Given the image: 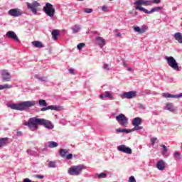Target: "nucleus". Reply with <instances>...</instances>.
I'll return each instance as SVG.
<instances>
[{
	"instance_id": "nucleus-42",
	"label": "nucleus",
	"mask_w": 182,
	"mask_h": 182,
	"mask_svg": "<svg viewBox=\"0 0 182 182\" xmlns=\"http://www.w3.org/2000/svg\"><path fill=\"white\" fill-rule=\"evenodd\" d=\"M156 141H157V138L156 137H154L151 139V143L152 146H154V144H156Z\"/></svg>"
},
{
	"instance_id": "nucleus-31",
	"label": "nucleus",
	"mask_w": 182,
	"mask_h": 182,
	"mask_svg": "<svg viewBox=\"0 0 182 182\" xmlns=\"http://www.w3.org/2000/svg\"><path fill=\"white\" fill-rule=\"evenodd\" d=\"M34 77L36 79H38V80H41V82H46L47 77H41L39 75H35Z\"/></svg>"
},
{
	"instance_id": "nucleus-26",
	"label": "nucleus",
	"mask_w": 182,
	"mask_h": 182,
	"mask_svg": "<svg viewBox=\"0 0 182 182\" xmlns=\"http://www.w3.org/2000/svg\"><path fill=\"white\" fill-rule=\"evenodd\" d=\"M161 147H162V149H163L162 155L165 157L166 156L168 157V154H167V151H168L167 146H166V145H164V144H162V145H161Z\"/></svg>"
},
{
	"instance_id": "nucleus-7",
	"label": "nucleus",
	"mask_w": 182,
	"mask_h": 182,
	"mask_svg": "<svg viewBox=\"0 0 182 182\" xmlns=\"http://www.w3.org/2000/svg\"><path fill=\"white\" fill-rule=\"evenodd\" d=\"M43 11L48 16H50V18L55 16V8L50 3L46 4V6L43 7Z\"/></svg>"
},
{
	"instance_id": "nucleus-30",
	"label": "nucleus",
	"mask_w": 182,
	"mask_h": 182,
	"mask_svg": "<svg viewBox=\"0 0 182 182\" xmlns=\"http://www.w3.org/2000/svg\"><path fill=\"white\" fill-rule=\"evenodd\" d=\"M51 35L53 39L56 41V39H58V36H59V31L58 30H53L51 33Z\"/></svg>"
},
{
	"instance_id": "nucleus-53",
	"label": "nucleus",
	"mask_w": 182,
	"mask_h": 182,
	"mask_svg": "<svg viewBox=\"0 0 182 182\" xmlns=\"http://www.w3.org/2000/svg\"><path fill=\"white\" fill-rule=\"evenodd\" d=\"M69 72H70V73H72V75H73V73H75V70H73V68H70L69 70Z\"/></svg>"
},
{
	"instance_id": "nucleus-40",
	"label": "nucleus",
	"mask_w": 182,
	"mask_h": 182,
	"mask_svg": "<svg viewBox=\"0 0 182 182\" xmlns=\"http://www.w3.org/2000/svg\"><path fill=\"white\" fill-rule=\"evenodd\" d=\"M84 12H85V14H92V12H93V9H89V8H86L84 10Z\"/></svg>"
},
{
	"instance_id": "nucleus-15",
	"label": "nucleus",
	"mask_w": 182,
	"mask_h": 182,
	"mask_svg": "<svg viewBox=\"0 0 182 182\" xmlns=\"http://www.w3.org/2000/svg\"><path fill=\"white\" fill-rule=\"evenodd\" d=\"M6 36H8V38H10V39H13L14 42L19 43V38H18V36H16V33H15V32L14 31H8L6 33Z\"/></svg>"
},
{
	"instance_id": "nucleus-46",
	"label": "nucleus",
	"mask_w": 182,
	"mask_h": 182,
	"mask_svg": "<svg viewBox=\"0 0 182 182\" xmlns=\"http://www.w3.org/2000/svg\"><path fill=\"white\" fill-rule=\"evenodd\" d=\"M143 129V127H140V126H134V130H141Z\"/></svg>"
},
{
	"instance_id": "nucleus-21",
	"label": "nucleus",
	"mask_w": 182,
	"mask_h": 182,
	"mask_svg": "<svg viewBox=\"0 0 182 182\" xmlns=\"http://www.w3.org/2000/svg\"><path fill=\"white\" fill-rule=\"evenodd\" d=\"M46 147H49L50 149H55V147H58L59 146V144L57 142H55L53 141H50L47 142L46 144Z\"/></svg>"
},
{
	"instance_id": "nucleus-2",
	"label": "nucleus",
	"mask_w": 182,
	"mask_h": 182,
	"mask_svg": "<svg viewBox=\"0 0 182 182\" xmlns=\"http://www.w3.org/2000/svg\"><path fill=\"white\" fill-rule=\"evenodd\" d=\"M36 105L35 101H24L21 103H12L7 105V107H10L12 110H20V112H23V110H28L30 107H32Z\"/></svg>"
},
{
	"instance_id": "nucleus-34",
	"label": "nucleus",
	"mask_w": 182,
	"mask_h": 182,
	"mask_svg": "<svg viewBox=\"0 0 182 182\" xmlns=\"http://www.w3.org/2000/svg\"><path fill=\"white\" fill-rule=\"evenodd\" d=\"M8 141V138H1L0 139V147L1 146H4V144H6V142Z\"/></svg>"
},
{
	"instance_id": "nucleus-6",
	"label": "nucleus",
	"mask_w": 182,
	"mask_h": 182,
	"mask_svg": "<svg viewBox=\"0 0 182 182\" xmlns=\"http://www.w3.org/2000/svg\"><path fill=\"white\" fill-rule=\"evenodd\" d=\"M116 120L122 127H127L129 124V119L124 114H119L116 117Z\"/></svg>"
},
{
	"instance_id": "nucleus-45",
	"label": "nucleus",
	"mask_w": 182,
	"mask_h": 182,
	"mask_svg": "<svg viewBox=\"0 0 182 182\" xmlns=\"http://www.w3.org/2000/svg\"><path fill=\"white\" fill-rule=\"evenodd\" d=\"M129 182H136V178H134V176H130Z\"/></svg>"
},
{
	"instance_id": "nucleus-48",
	"label": "nucleus",
	"mask_w": 182,
	"mask_h": 182,
	"mask_svg": "<svg viewBox=\"0 0 182 182\" xmlns=\"http://www.w3.org/2000/svg\"><path fill=\"white\" fill-rule=\"evenodd\" d=\"M35 177L36 178L42 179V178H43L44 176H43V175H36Z\"/></svg>"
},
{
	"instance_id": "nucleus-50",
	"label": "nucleus",
	"mask_w": 182,
	"mask_h": 182,
	"mask_svg": "<svg viewBox=\"0 0 182 182\" xmlns=\"http://www.w3.org/2000/svg\"><path fill=\"white\" fill-rule=\"evenodd\" d=\"M115 36H116L117 38H122V33H117L115 34Z\"/></svg>"
},
{
	"instance_id": "nucleus-36",
	"label": "nucleus",
	"mask_w": 182,
	"mask_h": 182,
	"mask_svg": "<svg viewBox=\"0 0 182 182\" xmlns=\"http://www.w3.org/2000/svg\"><path fill=\"white\" fill-rule=\"evenodd\" d=\"M106 177H107V174L105 173H101L97 175L98 178H106Z\"/></svg>"
},
{
	"instance_id": "nucleus-3",
	"label": "nucleus",
	"mask_w": 182,
	"mask_h": 182,
	"mask_svg": "<svg viewBox=\"0 0 182 182\" xmlns=\"http://www.w3.org/2000/svg\"><path fill=\"white\" fill-rule=\"evenodd\" d=\"M134 5H135V9L136 11H140L141 12H144V14H146L147 9L144 7H141V5H144V6H151V1H149V0H137L134 3Z\"/></svg>"
},
{
	"instance_id": "nucleus-39",
	"label": "nucleus",
	"mask_w": 182,
	"mask_h": 182,
	"mask_svg": "<svg viewBox=\"0 0 182 182\" xmlns=\"http://www.w3.org/2000/svg\"><path fill=\"white\" fill-rule=\"evenodd\" d=\"M103 69H105V70H110V65L105 63L103 65Z\"/></svg>"
},
{
	"instance_id": "nucleus-19",
	"label": "nucleus",
	"mask_w": 182,
	"mask_h": 182,
	"mask_svg": "<svg viewBox=\"0 0 182 182\" xmlns=\"http://www.w3.org/2000/svg\"><path fill=\"white\" fill-rule=\"evenodd\" d=\"M96 41L97 45H99V46H100V48H103V46H105L106 45V41L102 38V37H97L96 38Z\"/></svg>"
},
{
	"instance_id": "nucleus-23",
	"label": "nucleus",
	"mask_w": 182,
	"mask_h": 182,
	"mask_svg": "<svg viewBox=\"0 0 182 182\" xmlns=\"http://www.w3.org/2000/svg\"><path fill=\"white\" fill-rule=\"evenodd\" d=\"M133 126H140L141 124V118L136 117L132 121Z\"/></svg>"
},
{
	"instance_id": "nucleus-4",
	"label": "nucleus",
	"mask_w": 182,
	"mask_h": 182,
	"mask_svg": "<svg viewBox=\"0 0 182 182\" xmlns=\"http://www.w3.org/2000/svg\"><path fill=\"white\" fill-rule=\"evenodd\" d=\"M83 170H85L83 165L72 166L68 169V173L70 176H80Z\"/></svg>"
},
{
	"instance_id": "nucleus-25",
	"label": "nucleus",
	"mask_w": 182,
	"mask_h": 182,
	"mask_svg": "<svg viewBox=\"0 0 182 182\" xmlns=\"http://www.w3.org/2000/svg\"><path fill=\"white\" fill-rule=\"evenodd\" d=\"M32 45H33V46H35V48H43L44 47L42 42L38 41H33Z\"/></svg>"
},
{
	"instance_id": "nucleus-5",
	"label": "nucleus",
	"mask_w": 182,
	"mask_h": 182,
	"mask_svg": "<svg viewBox=\"0 0 182 182\" xmlns=\"http://www.w3.org/2000/svg\"><path fill=\"white\" fill-rule=\"evenodd\" d=\"M164 59H166L170 68H172L174 70H179L178 63L173 56H165Z\"/></svg>"
},
{
	"instance_id": "nucleus-14",
	"label": "nucleus",
	"mask_w": 182,
	"mask_h": 182,
	"mask_svg": "<svg viewBox=\"0 0 182 182\" xmlns=\"http://www.w3.org/2000/svg\"><path fill=\"white\" fill-rule=\"evenodd\" d=\"M166 166H167V164L163 159L158 161V162L156 163V168H158V170H160V171L166 170Z\"/></svg>"
},
{
	"instance_id": "nucleus-56",
	"label": "nucleus",
	"mask_w": 182,
	"mask_h": 182,
	"mask_svg": "<svg viewBox=\"0 0 182 182\" xmlns=\"http://www.w3.org/2000/svg\"><path fill=\"white\" fill-rule=\"evenodd\" d=\"M149 92H150L149 90H144V93H149Z\"/></svg>"
},
{
	"instance_id": "nucleus-28",
	"label": "nucleus",
	"mask_w": 182,
	"mask_h": 182,
	"mask_svg": "<svg viewBox=\"0 0 182 182\" xmlns=\"http://www.w3.org/2000/svg\"><path fill=\"white\" fill-rule=\"evenodd\" d=\"M162 96L164 97H165L166 99H168V98H172V99H176V95H171L170 93H163Z\"/></svg>"
},
{
	"instance_id": "nucleus-12",
	"label": "nucleus",
	"mask_w": 182,
	"mask_h": 182,
	"mask_svg": "<svg viewBox=\"0 0 182 182\" xmlns=\"http://www.w3.org/2000/svg\"><path fill=\"white\" fill-rule=\"evenodd\" d=\"M23 14V12L19 9H12L9 11V15L10 16H14V18H18Z\"/></svg>"
},
{
	"instance_id": "nucleus-33",
	"label": "nucleus",
	"mask_w": 182,
	"mask_h": 182,
	"mask_svg": "<svg viewBox=\"0 0 182 182\" xmlns=\"http://www.w3.org/2000/svg\"><path fill=\"white\" fill-rule=\"evenodd\" d=\"M173 157L175 160H181V154H180L178 151H176L173 154Z\"/></svg>"
},
{
	"instance_id": "nucleus-47",
	"label": "nucleus",
	"mask_w": 182,
	"mask_h": 182,
	"mask_svg": "<svg viewBox=\"0 0 182 182\" xmlns=\"http://www.w3.org/2000/svg\"><path fill=\"white\" fill-rule=\"evenodd\" d=\"M102 11H103V12H107V6H102Z\"/></svg>"
},
{
	"instance_id": "nucleus-38",
	"label": "nucleus",
	"mask_w": 182,
	"mask_h": 182,
	"mask_svg": "<svg viewBox=\"0 0 182 182\" xmlns=\"http://www.w3.org/2000/svg\"><path fill=\"white\" fill-rule=\"evenodd\" d=\"M39 105L40 106H46V101L45 100H40L39 102Z\"/></svg>"
},
{
	"instance_id": "nucleus-27",
	"label": "nucleus",
	"mask_w": 182,
	"mask_h": 182,
	"mask_svg": "<svg viewBox=\"0 0 182 182\" xmlns=\"http://www.w3.org/2000/svg\"><path fill=\"white\" fill-rule=\"evenodd\" d=\"M115 132L117 133H125L126 134H128V133H130V132H132V131L129 130V129H122L120 128H118V129H115Z\"/></svg>"
},
{
	"instance_id": "nucleus-8",
	"label": "nucleus",
	"mask_w": 182,
	"mask_h": 182,
	"mask_svg": "<svg viewBox=\"0 0 182 182\" xmlns=\"http://www.w3.org/2000/svg\"><path fill=\"white\" fill-rule=\"evenodd\" d=\"M27 8L28 9H30L31 12L34 14L36 15L38 14V7L41 6V4L38 1H33V4L31 3H26Z\"/></svg>"
},
{
	"instance_id": "nucleus-41",
	"label": "nucleus",
	"mask_w": 182,
	"mask_h": 182,
	"mask_svg": "<svg viewBox=\"0 0 182 182\" xmlns=\"http://www.w3.org/2000/svg\"><path fill=\"white\" fill-rule=\"evenodd\" d=\"M149 1L151 2L152 4H160L161 2V0H149Z\"/></svg>"
},
{
	"instance_id": "nucleus-51",
	"label": "nucleus",
	"mask_w": 182,
	"mask_h": 182,
	"mask_svg": "<svg viewBox=\"0 0 182 182\" xmlns=\"http://www.w3.org/2000/svg\"><path fill=\"white\" fill-rule=\"evenodd\" d=\"M16 136H22V132L18 131L17 133H16Z\"/></svg>"
},
{
	"instance_id": "nucleus-11",
	"label": "nucleus",
	"mask_w": 182,
	"mask_h": 182,
	"mask_svg": "<svg viewBox=\"0 0 182 182\" xmlns=\"http://www.w3.org/2000/svg\"><path fill=\"white\" fill-rule=\"evenodd\" d=\"M137 96V92L136 91H129L125 92L122 95L121 97L122 99H134Z\"/></svg>"
},
{
	"instance_id": "nucleus-13",
	"label": "nucleus",
	"mask_w": 182,
	"mask_h": 182,
	"mask_svg": "<svg viewBox=\"0 0 182 182\" xmlns=\"http://www.w3.org/2000/svg\"><path fill=\"white\" fill-rule=\"evenodd\" d=\"M118 151H121V153H126L127 154H132V149L129 146H126V145H120L117 146Z\"/></svg>"
},
{
	"instance_id": "nucleus-52",
	"label": "nucleus",
	"mask_w": 182,
	"mask_h": 182,
	"mask_svg": "<svg viewBox=\"0 0 182 182\" xmlns=\"http://www.w3.org/2000/svg\"><path fill=\"white\" fill-rule=\"evenodd\" d=\"M31 179H29L28 178H24L23 181V182H31Z\"/></svg>"
},
{
	"instance_id": "nucleus-1",
	"label": "nucleus",
	"mask_w": 182,
	"mask_h": 182,
	"mask_svg": "<svg viewBox=\"0 0 182 182\" xmlns=\"http://www.w3.org/2000/svg\"><path fill=\"white\" fill-rule=\"evenodd\" d=\"M24 124L25 126H28L32 132L38 130V126H43L46 129H48L50 130H52V129L55 127L50 121L36 117L30 118L28 122H26Z\"/></svg>"
},
{
	"instance_id": "nucleus-29",
	"label": "nucleus",
	"mask_w": 182,
	"mask_h": 182,
	"mask_svg": "<svg viewBox=\"0 0 182 182\" xmlns=\"http://www.w3.org/2000/svg\"><path fill=\"white\" fill-rule=\"evenodd\" d=\"M50 110H55V112H60V110H62V107L59 106L50 105Z\"/></svg>"
},
{
	"instance_id": "nucleus-10",
	"label": "nucleus",
	"mask_w": 182,
	"mask_h": 182,
	"mask_svg": "<svg viewBox=\"0 0 182 182\" xmlns=\"http://www.w3.org/2000/svg\"><path fill=\"white\" fill-rule=\"evenodd\" d=\"M3 82H11V73L7 70L0 71Z\"/></svg>"
},
{
	"instance_id": "nucleus-18",
	"label": "nucleus",
	"mask_w": 182,
	"mask_h": 182,
	"mask_svg": "<svg viewBox=\"0 0 182 182\" xmlns=\"http://www.w3.org/2000/svg\"><path fill=\"white\" fill-rule=\"evenodd\" d=\"M134 32H138V33H145V32L147 31V26H142L141 28L139 26L134 27Z\"/></svg>"
},
{
	"instance_id": "nucleus-37",
	"label": "nucleus",
	"mask_w": 182,
	"mask_h": 182,
	"mask_svg": "<svg viewBox=\"0 0 182 182\" xmlns=\"http://www.w3.org/2000/svg\"><path fill=\"white\" fill-rule=\"evenodd\" d=\"M77 48L78 49V50H82V49H83V48H85V43H80L77 46Z\"/></svg>"
},
{
	"instance_id": "nucleus-54",
	"label": "nucleus",
	"mask_w": 182,
	"mask_h": 182,
	"mask_svg": "<svg viewBox=\"0 0 182 182\" xmlns=\"http://www.w3.org/2000/svg\"><path fill=\"white\" fill-rule=\"evenodd\" d=\"M123 65H124L125 68H127V63H126V62H124V63H123Z\"/></svg>"
},
{
	"instance_id": "nucleus-49",
	"label": "nucleus",
	"mask_w": 182,
	"mask_h": 182,
	"mask_svg": "<svg viewBox=\"0 0 182 182\" xmlns=\"http://www.w3.org/2000/svg\"><path fill=\"white\" fill-rule=\"evenodd\" d=\"M175 96H176V99H178L180 97H182V93H180L178 95H176Z\"/></svg>"
},
{
	"instance_id": "nucleus-57",
	"label": "nucleus",
	"mask_w": 182,
	"mask_h": 182,
	"mask_svg": "<svg viewBox=\"0 0 182 182\" xmlns=\"http://www.w3.org/2000/svg\"><path fill=\"white\" fill-rule=\"evenodd\" d=\"M109 1H113V0H109Z\"/></svg>"
},
{
	"instance_id": "nucleus-55",
	"label": "nucleus",
	"mask_w": 182,
	"mask_h": 182,
	"mask_svg": "<svg viewBox=\"0 0 182 182\" xmlns=\"http://www.w3.org/2000/svg\"><path fill=\"white\" fill-rule=\"evenodd\" d=\"M127 70H128L129 72H132V68H127Z\"/></svg>"
},
{
	"instance_id": "nucleus-16",
	"label": "nucleus",
	"mask_w": 182,
	"mask_h": 182,
	"mask_svg": "<svg viewBox=\"0 0 182 182\" xmlns=\"http://www.w3.org/2000/svg\"><path fill=\"white\" fill-rule=\"evenodd\" d=\"M165 109L171 113H177V107H174L173 103H166Z\"/></svg>"
},
{
	"instance_id": "nucleus-43",
	"label": "nucleus",
	"mask_w": 182,
	"mask_h": 182,
	"mask_svg": "<svg viewBox=\"0 0 182 182\" xmlns=\"http://www.w3.org/2000/svg\"><path fill=\"white\" fill-rule=\"evenodd\" d=\"M27 153L28 154H30V156H35V154H36L35 151L31 149L27 150Z\"/></svg>"
},
{
	"instance_id": "nucleus-20",
	"label": "nucleus",
	"mask_w": 182,
	"mask_h": 182,
	"mask_svg": "<svg viewBox=\"0 0 182 182\" xmlns=\"http://www.w3.org/2000/svg\"><path fill=\"white\" fill-rule=\"evenodd\" d=\"M161 9H163V7L161 6L154 7L151 9V11L146 10L145 14L150 15V14H153V12H159V11H161Z\"/></svg>"
},
{
	"instance_id": "nucleus-9",
	"label": "nucleus",
	"mask_w": 182,
	"mask_h": 182,
	"mask_svg": "<svg viewBox=\"0 0 182 182\" xmlns=\"http://www.w3.org/2000/svg\"><path fill=\"white\" fill-rule=\"evenodd\" d=\"M59 154L62 159H66V160H72V159H73V154H69V151L68 149H60Z\"/></svg>"
},
{
	"instance_id": "nucleus-24",
	"label": "nucleus",
	"mask_w": 182,
	"mask_h": 182,
	"mask_svg": "<svg viewBox=\"0 0 182 182\" xmlns=\"http://www.w3.org/2000/svg\"><path fill=\"white\" fill-rule=\"evenodd\" d=\"M80 25L76 24L75 26H73V27H71V29L73 31V33H77L79 32H80Z\"/></svg>"
},
{
	"instance_id": "nucleus-17",
	"label": "nucleus",
	"mask_w": 182,
	"mask_h": 182,
	"mask_svg": "<svg viewBox=\"0 0 182 182\" xmlns=\"http://www.w3.org/2000/svg\"><path fill=\"white\" fill-rule=\"evenodd\" d=\"M106 97L110 99V100H113L114 99L113 95H112L109 91H105L104 93L100 95V99H102V100H104Z\"/></svg>"
},
{
	"instance_id": "nucleus-35",
	"label": "nucleus",
	"mask_w": 182,
	"mask_h": 182,
	"mask_svg": "<svg viewBox=\"0 0 182 182\" xmlns=\"http://www.w3.org/2000/svg\"><path fill=\"white\" fill-rule=\"evenodd\" d=\"M48 167L50 168H56V161H50L48 163Z\"/></svg>"
},
{
	"instance_id": "nucleus-32",
	"label": "nucleus",
	"mask_w": 182,
	"mask_h": 182,
	"mask_svg": "<svg viewBox=\"0 0 182 182\" xmlns=\"http://www.w3.org/2000/svg\"><path fill=\"white\" fill-rule=\"evenodd\" d=\"M12 85L5 84V85H0V90H4V89H11Z\"/></svg>"
},
{
	"instance_id": "nucleus-22",
	"label": "nucleus",
	"mask_w": 182,
	"mask_h": 182,
	"mask_svg": "<svg viewBox=\"0 0 182 182\" xmlns=\"http://www.w3.org/2000/svg\"><path fill=\"white\" fill-rule=\"evenodd\" d=\"M173 38L176 41H177V42H178V43H182L181 33H180V32L175 33L173 35Z\"/></svg>"
},
{
	"instance_id": "nucleus-44",
	"label": "nucleus",
	"mask_w": 182,
	"mask_h": 182,
	"mask_svg": "<svg viewBox=\"0 0 182 182\" xmlns=\"http://www.w3.org/2000/svg\"><path fill=\"white\" fill-rule=\"evenodd\" d=\"M46 110H50V106H48V107H43V108L41 109V112H46Z\"/></svg>"
}]
</instances>
